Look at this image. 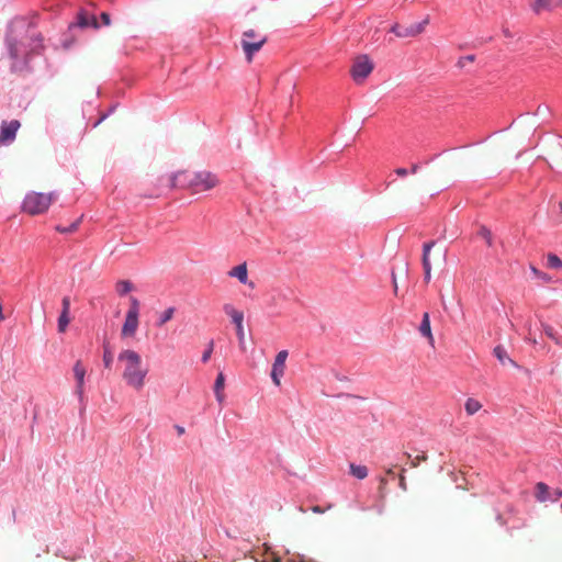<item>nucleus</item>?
Here are the masks:
<instances>
[{"instance_id":"nucleus-1","label":"nucleus","mask_w":562,"mask_h":562,"mask_svg":"<svg viewBox=\"0 0 562 562\" xmlns=\"http://www.w3.org/2000/svg\"><path fill=\"white\" fill-rule=\"evenodd\" d=\"M42 40L25 19L16 18L10 23L5 44L12 59V71H22L27 67L30 56L42 48Z\"/></svg>"},{"instance_id":"nucleus-2","label":"nucleus","mask_w":562,"mask_h":562,"mask_svg":"<svg viewBox=\"0 0 562 562\" xmlns=\"http://www.w3.org/2000/svg\"><path fill=\"white\" fill-rule=\"evenodd\" d=\"M117 360L124 363L122 378L126 385L135 391H140L148 374V369L143 367L140 355L135 350L124 349L119 353Z\"/></svg>"},{"instance_id":"nucleus-3","label":"nucleus","mask_w":562,"mask_h":562,"mask_svg":"<svg viewBox=\"0 0 562 562\" xmlns=\"http://www.w3.org/2000/svg\"><path fill=\"white\" fill-rule=\"evenodd\" d=\"M170 187H188L194 193L203 192L214 188L218 180L215 175L210 171L199 172H178L169 178Z\"/></svg>"},{"instance_id":"nucleus-4","label":"nucleus","mask_w":562,"mask_h":562,"mask_svg":"<svg viewBox=\"0 0 562 562\" xmlns=\"http://www.w3.org/2000/svg\"><path fill=\"white\" fill-rule=\"evenodd\" d=\"M54 199V192L48 194L30 192L25 195L22 202V210L30 215L44 213L49 207Z\"/></svg>"},{"instance_id":"nucleus-5","label":"nucleus","mask_w":562,"mask_h":562,"mask_svg":"<svg viewBox=\"0 0 562 562\" xmlns=\"http://www.w3.org/2000/svg\"><path fill=\"white\" fill-rule=\"evenodd\" d=\"M223 311L232 318L234 327H236V336L241 350H245V330H244V313L237 311L232 304L223 305Z\"/></svg>"},{"instance_id":"nucleus-6","label":"nucleus","mask_w":562,"mask_h":562,"mask_svg":"<svg viewBox=\"0 0 562 562\" xmlns=\"http://www.w3.org/2000/svg\"><path fill=\"white\" fill-rule=\"evenodd\" d=\"M373 70V64L367 55L358 56L351 67V76L356 82H362Z\"/></svg>"},{"instance_id":"nucleus-7","label":"nucleus","mask_w":562,"mask_h":562,"mask_svg":"<svg viewBox=\"0 0 562 562\" xmlns=\"http://www.w3.org/2000/svg\"><path fill=\"white\" fill-rule=\"evenodd\" d=\"M428 23V18L424 19L420 22L412 23L409 25H402L395 23L394 25H392L390 32L394 33L397 37H414L420 34Z\"/></svg>"},{"instance_id":"nucleus-8","label":"nucleus","mask_w":562,"mask_h":562,"mask_svg":"<svg viewBox=\"0 0 562 562\" xmlns=\"http://www.w3.org/2000/svg\"><path fill=\"white\" fill-rule=\"evenodd\" d=\"M248 37H256V33L254 30H248L244 32L241 40V47L245 52L246 58L248 61H251L252 56L263 46L266 43V37H261L258 41H249Z\"/></svg>"},{"instance_id":"nucleus-9","label":"nucleus","mask_w":562,"mask_h":562,"mask_svg":"<svg viewBox=\"0 0 562 562\" xmlns=\"http://www.w3.org/2000/svg\"><path fill=\"white\" fill-rule=\"evenodd\" d=\"M20 126L18 120L3 121L0 125V146L13 143Z\"/></svg>"},{"instance_id":"nucleus-10","label":"nucleus","mask_w":562,"mask_h":562,"mask_svg":"<svg viewBox=\"0 0 562 562\" xmlns=\"http://www.w3.org/2000/svg\"><path fill=\"white\" fill-rule=\"evenodd\" d=\"M289 353L286 350H281L277 353L271 370V379L273 383L279 386L281 384V376L284 374L285 361Z\"/></svg>"},{"instance_id":"nucleus-11","label":"nucleus","mask_w":562,"mask_h":562,"mask_svg":"<svg viewBox=\"0 0 562 562\" xmlns=\"http://www.w3.org/2000/svg\"><path fill=\"white\" fill-rule=\"evenodd\" d=\"M72 371H74V375H75V380H76L75 394L78 396L79 401L82 403L86 369L82 366V362L80 360H78L74 364Z\"/></svg>"},{"instance_id":"nucleus-12","label":"nucleus","mask_w":562,"mask_h":562,"mask_svg":"<svg viewBox=\"0 0 562 562\" xmlns=\"http://www.w3.org/2000/svg\"><path fill=\"white\" fill-rule=\"evenodd\" d=\"M138 316L133 314H126L125 322L122 326V337H133L138 328Z\"/></svg>"},{"instance_id":"nucleus-13","label":"nucleus","mask_w":562,"mask_h":562,"mask_svg":"<svg viewBox=\"0 0 562 562\" xmlns=\"http://www.w3.org/2000/svg\"><path fill=\"white\" fill-rule=\"evenodd\" d=\"M535 497L538 502H548L551 498L550 487L543 482L537 483L535 486Z\"/></svg>"},{"instance_id":"nucleus-14","label":"nucleus","mask_w":562,"mask_h":562,"mask_svg":"<svg viewBox=\"0 0 562 562\" xmlns=\"http://www.w3.org/2000/svg\"><path fill=\"white\" fill-rule=\"evenodd\" d=\"M228 276L238 279L243 284L248 282V273L246 263H240L228 271Z\"/></svg>"},{"instance_id":"nucleus-15","label":"nucleus","mask_w":562,"mask_h":562,"mask_svg":"<svg viewBox=\"0 0 562 562\" xmlns=\"http://www.w3.org/2000/svg\"><path fill=\"white\" fill-rule=\"evenodd\" d=\"M562 4V0H536L532 9L535 12L539 13L542 10H552Z\"/></svg>"},{"instance_id":"nucleus-16","label":"nucleus","mask_w":562,"mask_h":562,"mask_svg":"<svg viewBox=\"0 0 562 562\" xmlns=\"http://www.w3.org/2000/svg\"><path fill=\"white\" fill-rule=\"evenodd\" d=\"M493 353L503 366L509 363L513 367H517L516 362L508 356L506 349L503 346H496L493 350Z\"/></svg>"},{"instance_id":"nucleus-17","label":"nucleus","mask_w":562,"mask_h":562,"mask_svg":"<svg viewBox=\"0 0 562 562\" xmlns=\"http://www.w3.org/2000/svg\"><path fill=\"white\" fill-rule=\"evenodd\" d=\"M419 333L422 334V336L427 337L429 341L432 344L434 337L431 334L429 314L427 312L424 313L423 315V319L419 325Z\"/></svg>"},{"instance_id":"nucleus-18","label":"nucleus","mask_w":562,"mask_h":562,"mask_svg":"<svg viewBox=\"0 0 562 562\" xmlns=\"http://www.w3.org/2000/svg\"><path fill=\"white\" fill-rule=\"evenodd\" d=\"M77 24L81 29L94 26L98 27L97 21L93 18H90L88 13L80 12L77 16Z\"/></svg>"},{"instance_id":"nucleus-19","label":"nucleus","mask_w":562,"mask_h":562,"mask_svg":"<svg viewBox=\"0 0 562 562\" xmlns=\"http://www.w3.org/2000/svg\"><path fill=\"white\" fill-rule=\"evenodd\" d=\"M225 378L223 373H218V375L215 379L214 382V393L216 396V400L218 402H222L224 398V395L222 394V390L224 389Z\"/></svg>"},{"instance_id":"nucleus-20","label":"nucleus","mask_w":562,"mask_h":562,"mask_svg":"<svg viewBox=\"0 0 562 562\" xmlns=\"http://www.w3.org/2000/svg\"><path fill=\"white\" fill-rule=\"evenodd\" d=\"M176 312V308L175 307H168L166 308L158 317V321L156 322V326L158 327H161L164 326L166 323H168L172 317H173V314Z\"/></svg>"},{"instance_id":"nucleus-21","label":"nucleus","mask_w":562,"mask_h":562,"mask_svg":"<svg viewBox=\"0 0 562 562\" xmlns=\"http://www.w3.org/2000/svg\"><path fill=\"white\" fill-rule=\"evenodd\" d=\"M350 473L355 477H357L359 480H363L368 475V469L364 465H358V464L351 463L350 464Z\"/></svg>"},{"instance_id":"nucleus-22","label":"nucleus","mask_w":562,"mask_h":562,"mask_svg":"<svg viewBox=\"0 0 562 562\" xmlns=\"http://www.w3.org/2000/svg\"><path fill=\"white\" fill-rule=\"evenodd\" d=\"M482 407L481 403L474 398H468L464 405L468 415H474Z\"/></svg>"},{"instance_id":"nucleus-23","label":"nucleus","mask_w":562,"mask_h":562,"mask_svg":"<svg viewBox=\"0 0 562 562\" xmlns=\"http://www.w3.org/2000/svg\"><path fill=\"white\" fill-rule=\"evenodd\" d=\"M133 290V284L131 281L121 280L116 283V292L119 295H126L128 292Z\"/></svg>"},{"instance_id":"nucleus-24","label":"nucleus","mask_w":562,"mask_h":562,"mask_svg":"<svg viewBox=\"0 0 562 562\" xmlns=\"http://www.w3.org/2000/svg\"><path fill=\"white\" fill-rule=\"evenodd\" d=\"M69 323H70L69 313L60 312L58 321H57L58 331L65 333Z\"/></svg>"},{"instance_id":"nucleus-25","label":"nucleus","mask_w":562,"mask_h":562,"mask_svg":"<svg viewBox=\"0 0 562 562\" xmlns=\"http://www.w3.org/2000/svg\"><path fill=\"white\" fill-rule=\"evenodd\" d=\"M541 327H542L543 333L546 334L547 337L552 339L558 345L561 344L560 337H559L557 330L552 326L542 323Z\"/></svg>"},{"instance_id":"nucleus-26","label":"nucleus","mask_w":562,"mask_h":562,"mask_svg":"<svg viewBox=\"0 0 562 562\" xmlns=\"http://www.w3.org/2000/svg\"><path fill=\"white\" fill-rule=\"evenodd\" d=\"M436 241L430 240L423 245V256H422V262H430V251L432 247L435 246Z\"/></svg>"},{"instance_id":"nucleus-27","label":"nucleus","mask_w":562,"mask_h":562,"mask_svg":"<svg viewBox=\"0 0 562 562\" xmlns=\"http://www.w3.org/2000/svg\"><path fill=\"white\" fill-rule=\"evenodd\" d=\"M547 263H548V267L552 268V269L562 268V260L554 254L548 255Z\"/></svg>"},{"instance_id":"nucleus-28","label":"nucleus","mask_w":562,"mask_h":562,"mask_svg":"<svg viewBox=\"0 0 562 562\" xmlns=\"http://www.w3.org/2000/svg\"><path fill=\"white\" fill-rule=\"evenodd\" d=\"M102 360H103V364L105 368H108V369L111 368V366L113 363V355H112L111 350L109 349L108 345L103 346Z\"/></svg>"},{"instance_id":"nucleus-29","label":"nucleus","mask_w":562,"mask_h":562,"mask_svg":"<svg viewBox=\"0 0 562 562\" xmlns=\"http://www.w3.org/2000/svg\"><path fill=\"white\" fill-rule=\"evenodd\" d=\"M130 308L127 311L126 314H133V315H136V316H139V302L136 297L134 296H131L130 299Z\"/></svg>"},{"instance_id":"nucleus-30","label":"nucleus","mask_w":562,"mask_h":562,"mask_svg":"<svg viewBox=\"0 0 562 562\" xmlns=\"http://www.w3.org/2000/svg\"><path fill=\"white\" fill-rule=\"evenodd\" d=\"M479 235L485 239L488 246H492V233L487 227L482 226L479 231Z\"/></svg>"},{"instance_id":"nucleus-31","label":"nucleus","mask_w":562,"mask_h":562,"mask_svg":"<svg viewBox=\"0 0 562 562\" xmlns=\"http://www.w3.org/2000/svg\"><path fill=\"white\" fill-rule=\"evenodd\" d=\"M213 349H214V341L211 340L206 347V349L203 351L202 353V362L205 363L210 360L211 356H212V352H213Z\"/></svg>"},{"instance_id":"nucleus-32","label":"nucleus","mask_w":562,"mask_h":562,"mask_svg":"<svg viewBox=\"0 0 562 562\" xmlns=\"http://www.w3.org/2000/svg\"><path fill=\"white\" fill-rule=\"evenodd\" d=\"M424 269V281L428 283L431 279V263L430 262H422Z\"/></svg>"},{"instance_id":"nucleus-33","label":"nucleus","mask_w":562,"mask_h":562,"mask_svg":"<svg viewBox=\"0 0 562 562\" xmlns=\"http://www.w3.org/2000/svg\"><path fill=\"white\" fill-rule=\"evenodd\" d=\"M79 222H74L69 226H57V231L60 233H72L77 229Z\"/></svg>"},{"instance_id":"nucleus-34","label":"nucleus","mask_w":562,"mask_h":562,"mask_svg":"<svg viewBox=\"0 0 562 562\" xmlns=\"http://www.w3.org/2000/svg\"><path fill=\"white\" fill-rule=\"evenodd\" d=\"M475 59V56L474 55H467V56H463L461 57L459 60H458V67L460 68H463L465 66L467 63H472L474 61Z\"/></svg>"},{"instance_id":"nucleus-35","label":"nucleus","mask_w":562,"mask_h":562,"mask_svg":"<svg viewBox=\"0 0 562 562\" xmlns=\"http://www.w3.org/2000/svg\"><path fill=\"white\" fill-rule=\"evenodd\" d=\"M60 312H65V313H69L70 312V299H69V296L63 297V300H61V311Z\"/></svg>"},{"instance_id":"nucleus-36","label":"nucleus","mask_w":562,"mask_h":562,"mask_svg":"<svg viewBox=\"0 0 562 562\" xmlns=\"http://www.w3.org/2000/svg\"><path fill=\"white\" fill-rule=\"evenodd\" d=\"M562 498V490L557 488L551 491V498H549V502H557L558 499Z\"/></svg>"},{"instance_id":"nucleus-37","label":"nucleus","mask_w":562,"mask_h":562,"mask_svg":"<svg viewBox=\"0 0 562 562\" xmlns=\"http://www.w3.org/2000/svg\"><path fill=\"white\" fill-rule=\"evenodd\" d=\"M562 498V490L557 488L551 491V498H549V502H557L558 499Z\"/></svg>"},{"instance_id":"nucleus-38","label":"nucleus","mask_w":562,"mask_h":562,"mask_svg":"<svg viewBox=\"0 0 562 562\" xmlns=\"http://www.w3.org/2000/svg\"><path fill=\"white\" fill-rule=\"evenodd\" d=\"M116 105H113L109 109V111L100 116V119L93 124V126H98L103 120H105L110 114H112L115 110Z\"/></svg>"},{"instance_id":"nucleus-39","label":"nucleus","mask_w":562,"mask_h":562,"mask_svg":"<svg viewBox=\"0 0 562 562\" xmlns=\"http://www.w3.org/2000/svg\"><path fill=\"white\" fill-rule=\"evenodd\" d=\"M531 272H532L537 278H540V279H542V280H544V281H548V280L550 279L546 273H543V272L539 271L536 267H531Z\"/></svg>"},{"instance_id":"nucleus-40","label":"nucleus","mask_w":562,"mask_h":562,"mask_svg":"<svg viewBox=\"0 0 562 562\" xmlns=\"http://www.w3.org/2000/svg\"><path fill=\"white\" fill-rule=\"evenodd\" d=\"M101 19H102V22H103L104 25H110L111 19H110V14L109 13L102 12L101 13Z\"/></svg>"},{"instance_id":"nucleus-41","label":"nucleus","mask_w":562,"mask_h":562,"mask_svg":"<svg viewBox=\"0 0 562 562\" xmlns=\"http://www.w3.org/2000/svg\"><path fill=\"white\" fill-rule=\"evenodd\" d=\"M395 173L400 177H405L408 173V170L406 168H397L395 170Z\"/></svg>"},{"instance_id":"nucleus-42","label":"nucleus","mask_w":562,"mask_h":562,"mask_svg":"<svg viewBox=\"0 0 562 562\" xmlns=\"http://www.w3.org/2000/svg\"><path fill=\"white\" fill-rule=\"evenodd\" d=\"M312 512L315 513V514H323L325 513V508L318 506V505H315L312 507Z\"/></svg>"},{"instance_id":"nucleus-43","label":"nucleus","mask_w":562,"mask_h":562,"mask_svg":"<svg viewBox=\"0 0 562 562\" xmlns=\"http://www.w3.org/2000/svg\"><path fill=\"white\" fill-rule=\"evenodd\" d=\"M175 429H176V431H177V434H178L179 436H182V435L186 432L184 427H182V426H180V425H176V426H175Z\"/></svg>"},{"instance_id":"nucleus-44","label":"nucleus","mask_w":562,"mask_h":562,"mask_svg":"<svg viewBox=\"0 0 562 562\" xmlns=\"http://www.w3.org/2000/svg\"><path fill=\"white\" fill-rule=\"evenodd\" d=\"M503 34H504L505 37H512L513 36L510 31L508 29H506V27L503 29Z\"/></svg>"},{"instance_id":"nucleus-45","label":"nucleus","mask_w":562,"mask_h":562,"mask_svg":"<svg viewBox=\"0 0 562 562\" xmlns=\"http://www.w3.org/2000/svg\"><path fill=\"white\" fill-rule=\"evenodd\" d=\"M419 167H420L419 164H414L412 166L411 172L412 173H416L418 171Z\"/></svg>"},{"instance_id":"nucleus-46","label":"nucleus","mask_w":562,"mask_h":562,"mask_svg":"<svg viewBox=\"0 0 562 562\" xmlns=\"http://www.w3.org/2000/svg\"><path fill=\"white\" fill-rule=\"evenodd\" d=\"M392 277H393L394 292L396 293L397 292V283H396V279H395L394 273L392 274Z\"/></svg>"},{"instance_id":"nucleus-47","label":"nucleus","mask_w":562,"mask_h":562,"mask_svg":"<svg viewBox=\"0 0 562 562\" xmlns=\"http://www.w3.org/2000/svg\"><path fill=\"white\" fill-rule=\"evenodd\" d=\"M541 112H543V109H542V106H541V105H539V106H538V109H537V111H536V114H537V115H540V114H541Z\"/></svg>"},{"instance_id":"nucleus-48","label":"nucleus","mask_w":562,"mask_h":562,"mask_svg":"<svg viewBox=\"0 0 562 562\" xmlns=\"http://www.w3.org/2000/svg\"><path fill=\"white\" fill-rule=\"evenodd\" d=\"M528 340H529L530 342L535 344V345L537 344V340H536L535 338H531V334H530V333H529V338H528Z\"/></svg>"},{"instance_id":"nucleus-49","label":"nucleus","mask_w":562,"mask_h":562,"mask_svg":"<svg viewBox=\"0 0 562 562\" xmlns=\"http://www.w3.org/2000/svg\"><path fill=\"white\" fill-rule=\"evenodd\" d=\"M400 485H401V487H402V488H404V490L406 488V487H405V482H404V479H402V480H401V483H400Z\"/></svg>"},{"instance_id":"nucleus-50","label":"nucleus","mask_w":562,"mask_h":562,"mask_svg":"<svg viewBox=\"0 0 562 562\" xmlns=\"http://www.w3.org/2000/svg\"><path fill=\"white\" fill-rule=\"evenodd\" d=\"M382 512H383L382 506H378V513H379V514H382Z\"/></svg>"},{"instance_id":"nucleus-51","label":"nucleus","mask_w":562,"mask_h":562,"mask_svg":"<svg viewBox=\"0 0 562 562\" xmlns=\"http://www.w3.org/2000/svg\"><path fill=\"white\" fill-rule=\"evenodd\" d=\"M437 157H438V155H434V157L430 159V161H431V160H434V159H435V158H437ZM428 162H429V160H428V161H426V164H428Z\"/></svg>"},{"instance_id":"nucleus-52","label":"nucleus","mask_w":562,"mask_h":562,"mask_svg":"<svg viewBox=\"0 0 562 562\" xmlns=\"http://www.w3.org/2000/svg\"><path fill=\"white\" fill-rule=\"evenodd\" d=\"M422 459V460H425L426 459V456L424 454L422 458L418 457V460Z\"/></svg>"},{"instance_id":"nucleus-53","label":"nucleus","mask_w":562,"mask_h":562,"mask_svg":"<svg viewBox=\"0 0 562 562\" xmlns=\"http://www.w3.org/2000/svg\"><path fill=\"white\" fill-rule=\"evenodd\" d=\"M560 209L562 210V202L560 203Z\"/></svg>"}]
</instances>
